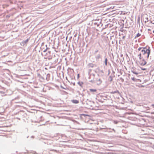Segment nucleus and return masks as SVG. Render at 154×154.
Listing matches in <instances>:
<instances>
[{
  "mask_svg": "<svg viewBox=\"0 0 154 154\" xmlns=\"http://www.w3.org/2000/svg\"><path fill=\"white\" fill-rule=\"evenodd\" d=\"M99 81L100 82H101V80H100V79H99Z\"/></svg>",
  "mask_w": 154,
  "mask_h": 154,
  "instance_id": "15",
  "label": "nucleus"
},
{
  "mask_svg": "<svg viewBox=\"0 0 154 154\" xmlns=\"http://www.w3.org/2000/svg\"><path fill=\"white\" fill-rule=\"evenodd\" d=\"M98 50H97V51H96V52H98Z\"/></svg>",
  "mask_w": 154,
  "mask_h": 154,
  "instance_id": "17",
  "label": "nucleus"
},
{
  "mask_svg": "<svg viewBox=\"0 0 154 154\" xmlns=\"http://www.w3.org/2000/svg\"><path fill=\"white\" fill-rule=\"evenodd\" d=\"M30 154H38L35 152L32 151L30 153Z\"/></svg>",
  "mask_w": 154,
  "mask_h": 154,
  "instance_id": "6",
  "label": "nucleus"
},
{
  "mask_svg": "<svg viewBox=\"0 0 154 154\" xmlns=\"http://www.w3.org/2000/svg\"><path fill=\"white\" fill-rule=\"evenodd\" d=\"M82 115L84 116H89L88 115H85V114H82Z\"/></svg>",
  "mask_w": 154,
  "mask_h": 154,
  "instance_id": "12",
  "label": "nucleus"
},
{
  "mask_svg": "<svg viewBox=\"0 0 154 154\" xmlns=\"http://www.w3.org/2000/svg\"><path fill=\"white\" fill-rule=\"evenodd\" d=\"M140 34L139 33H138L137 35L136 36H137V37H138L140 36Z\"/></svg>",
  "mask_w": 154,
  "mask_h": 154,
  "instance_id": "9",
  "label": "nucleus"
},
{
  "mask_svg": "<svg viewBox=\"0 0 154 154\" xmlns=\"http://www.w3.org/2000/svg\"><path fill=\"white\" fill-rule=\"evenodd\" d=\"M105 62H106V63H107V59H106L105 60Z\"/></svg>",
  "mask_w": 154,
  "mask_h": 154,
  "instance_id": "14",
  "label": "nucleus"
},
{
  "mask_svg": "<svg viewBox=\"0 0 154 154\" xmlns=\"http://www.w3.org/2000/svg\"><path fill=\"white\" fill-rule=\"evenodd\" d=\"M153 32L154 33V31H153Z\"/></svg>",
  "mask_w": 154,
  "mask_h": 154,
  "instance_id": "18",
  "label": "nucleus"
},
{
  "mask_svg": "<svg viewBox=\"0 0 154 154\" xmlns=\"http://www.w3.org/2000/svg\"><path fill=\"white\" fill-rule=\"evenodd\" d=\"M131 79L134 81H137V79H136L134 77H132L131 78Z\"/></svg>",
  "mask_w": 154,
  "mask_h": 154,
  "instance_id": "5",
  "label": "nucleus"
},
{
  "mask_svg": "<svg viewBox=\"0 0 154 154\" xmlns=\"http://www.w3.org/2000/svg\"><path fill=\"white\" fill-rule=\"evenodd\" d=\"M44 56L45 57V59H47L48 57H50L51 56V51H48L44 54Z\"/></svg>",
  "mask_w": 154,
  "mask_h": 154,
  "instance_id": "2",
  "label": "nucleus"
},
{
  "mask_svg": "<svg viewBox=\"0 0 154 154\" xmlns=\"http://www.w3.org/2000/svg\"><path fill=\"white\" fill-rule=\"evenodd\" d=\"M143 48H141V47H140V48H138V50L139 51H141V50L142 49H143Z\"/></svg>",
  "mask_w": 154,
  "mask_h": 154,
  "instance_id": "7",
  "label": "nucleus"
},
{
  "mask_svg": "<svg viewBox=\"0 0 154 154\" xmlns=\"http://www.w3.org/2000/svg\"><path fill=\"white\" fill-rule=\"evenodd\" d=\"M47 48L43 52H44V53L46 52V51H47Z\"/></svg>",
  "mask_w": 154,
  "mask_h": 154,
  "instance_id": "13",
  "label": "nucleus"
},
{
  "mask_svg": "<svg viewBox=\"0 0 154 154\" xmlns=\"http://www.w3.org/2000/svg\"><path fill=\"white\" fill-rule=\"evenodd\" d=\"M150 48L146 49V48H143L138 55L139 61H138L139 64L141 66H144L146 63V61L148 59L150 53Z\"/></svg>",
  "mask_w": 154,
  "mask_h": 154,
  "instance_id": "1",
  "label": "nucleus"
},
{
  "mask_svg": "<svg viewBox=\"0 0 154 154\" xmlns=\"http://www.w3.org/2000/svg\"><path fill=\"white\" fill-rule=\"evenodd\" d=\"M148 31H150V30H151V29H148Z\"/></svg>",
  "mask_w": 154,
  "mask_h": 154,
  "instance_id": "16",
  "label": "nucleus"
},
{
  "mask_svg": "<svg viewBox=\"0 0 154 154\" xmlns=\"http://www.w3.org/2000/svg\"><path fill=\"white\" fill-rule=\"evenodd\" d=\"M79 74H77V78L79 79Z\"/></svg>",
  "mask_w": 154,
  "mask_h": 154,
  "instance_id": "11",
  "label": "nucleus"
},
{
  "mask_svg": "<svg viewBox=\"0 0 154 154\" xmlns=\"http://www.w3.org/2000/svg\"><path fill=\"white\" fill-rule=\"evenodd\" d=\"M72 102L75 104L78 103L79 102V100H71Z\"/></svg>",
  "mask_w": 154,
  "mask_h": 154,
  "instance_id": "3",
  "label": "nucleus"
},
{
  "mask_svg": "<svg viewBox=\"0 0 154 154\" xmlns=\"http://www.w3.org/2000/svg\"><path fill=\"white\" fill-rule=\"evenodd\" d=\"M141 69L142 70H146V69L145 68H141Z\"/></svg>",
  "mask_w": 154,
  "mask_h": 154,
  "instance_id": "10",
  "label": "nucleus"
},
{
  "mask_svg": "<svg viewBox=\"0 0 154 154\" xmlns=\"http://www.w3.org/2000/svg\"><path fill=\"white\" fill-rule=\"evenodd\" d=\"M89 90H90V91L91 92H96L97 91L96 89H90Z\"/></svg>",
  "mask_w": 154,
  "mask_h": 154,
  "instance_id": "4",
  "label": "nucleus"
},
{
  "mask_svg": "<svg viewBox=\"0 0 154 154\" xmlns=\"http://www.w3.org/2000/svg\"><path fill=\"white\" fill-rule=\"evenodd\" d=\"M131 72H132L133 73H134V74H135L137 75V74H138V73H137V72H135L133 71H131Z\"/></svg>",
  "mask_w": 154,
  "mask_h": 154,
  "instance_id": "8",
  "label": "nucleus"
}]
</instances>
